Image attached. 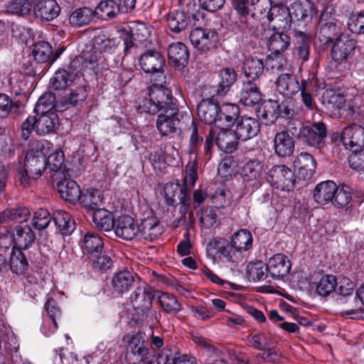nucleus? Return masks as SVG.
Wrapping results in <instances>:
<instances>
[{
  "label": "nucleus",
  "instance_id": "5701e85b",
  "mask_svg": "<svg viewBox=\"0 0 364 364\" xmlns=\"http://www.w3.org/2000/svg\"><path fill=\"white\" fill-rule=\"evenodd\" d=\"M316 166L314 157L306 152L297 155L294 161V168L299 178L309 179L314 175Z\"/></svg>",
  "mask_w": 364,
  "mask_h": 364
},
{
  "label": "nucleus",
  "instance_id": "a18cd8bd",
  "mask_svg": "<svg viewBox=\"0 0 364 364\" xmlns=\"http://www.w3.org/2000/svg\"><path fill=\"white\" fill-rule=\"evenodd\" d=\"M82 247L88 254L93 255L102 252L104 243L98 234L87 232L84 236Z\"/></svg>",
  "mask_w": 364,
  "mask_h": 364
},
{
  "label": "nucleus",
  "instance_id": "bf43d9fd",
  "mask_svg": "<svg viewBox=\"0 0 364 364\" xmlns=\"http://www.w3.org/2000/svg\"><path fill=\"white\" fill-rule=\"evenodd\" d=\"M352 199L350 188L345 185L337 186L333 199L331 203L337 208H346Z\"/></svg>",
  "mask_w": 364,
  "mask_h": 364
},
{
  "label": "nucleus",
  "instance_id": "58836bf2",
  "mask_svg": "<svg viewBox=\"0 0 364 364\" xmlns=\"http://www.w3.org/2000/svg\"><path fill=\"white\" fill-rule=\"evenodd\" d=\"M243 70L247 81L259 82V77L264 71L263 61L258 58H248L245 60Z\"/></svg>",
  "mask_w": 364,
  "mask_h": 364
},
{
  "label": "nucleus",
  "instance_id": "0eeeda50",
  "mask_svg": "<svg viewBox=\"0 0 364 364\" xmlns=\"http://www.w3.org/2000/svg\"><path fill=\"white\" fill-rule=\"evenodd\" d=\"M356 47L355 41L346 35H340L333 41L331 55L335 68H346L348 59L351 58Z\"/></svg>",
  "mask_w": 364,
  "mask_h": 364
},
{
  "label": "nucleus",
  "instance_id": "20e7f679",
  "mask_svg": "<svg viewBox=\"0 0 364 364\" xmlns=\"http://www.w3.org/2000/svg\"><path fill=\"white\" fill-rule=\"evenodd\" d=\"M109 68L108 56L99 54L93 46H87L80 55L70 61V68L77 70L79 73L84 70H92L98 73L107 70Z\"/></svg>",
  "mask_w": 364,
  "mask_h": 364
},
{
  "label": "nucleus",
  "instance_id": "4c0bfd02",
  "mask_svg": "<svg viewBox=\"0 0 364 364\" xmlns=\"http://www.w3.org/2000/svg\"><path fill=\"white\" fill-rule=\"evenodd\" d=\"M52 220L63 235H70L75 228L72 216L64 210H55L53 213Z\"/></svg>",
  "mask_w": 364,
  "mask_h": 364
},
{
  "label": "nucleus",
  "instance_id": "f704fd0d",
  "mask_svg": "<svg viewBox=\"0 0 364 364\" xmlns=\"http://www.w3.org/2000/svg\"><path fill=\"white\" fill-rule=\"evenodd\" d=\"M189 53L185 44L181 42L172 43L168 48V57L173 65L178 68L185 67L188 63Z\"/></svg>",
  "mask_w": 364,
  "mask_h": 364
},
{
  "label": "nucleus",
  "instance_id": "49530a36",
  "mask_svg": "<svg viewBox=\"0 0 364 364\" xmlns=\"http://www.w3.org/2000/svg\"><path fill=\"white\" fill-rule=\"evenodd\" d=\"M273 4L267 14L269 21L276 20L281 23L279 26L283 27L289 26L291 21V16L289 9L281 4Z\"/></svg>",
  "mask_w": 364,
  "mask_h": 364
},
{
  "label": "nucleus",
  "instance_id": "9b49d317",
  "mask_svg": "<svg viewBox=\"0 0 364 364\" xmlns=\"http://www.w3.org/2000/svg\"><path fill=\"white\" fill-rule=\"evenodd\" d=\"M183 119V115L178 111V107H173L158 116L156 127L163 136L174 133Z\"/></svg>",
  "mask_w": 364,
  "mask_h": 364
},
{
  "label": "nucleus",
  "instance_id": "2eb2a0df",
  "mask_svg": "<svg viewBox=\"0 0 364 364\" xmlns=\"http://www.w3.org/2000/svg\"><path fill=\"white\" fill-rule=\"evenodd\" d=\"M276 91L286 100H291L301 90V82L292 73H282L275 80Z\"/></svg>",
  "mask_w": 364,
  "mask_h": 364
},
{
  "label": "nucleus",
  "instance_id": "f03ea898",
  "mask_svg": "<svg viewBox=\"0 0 364 364\" xmlns=\"http://www.w3.org/2000/svg\"><path fill=\"white\" fill-rule=\"evenodd\" d=\"M164 83L154 82L149 87V99H144L139 102L138 110L140 112L156 114L160 111H167L173 107H178L173 102L171 91L164 86Z\"/></svg>",
  "mask_w": 364,
  "mask_h": 364
},
{
  "label": "nucleus",
  "instance_id": "7c9ffc66",
  "mask_svg": "<svg viewBox=\"0 0 364 364\" xmlns=\"http://www.w3.org/2000/svg\"><path fill=\"white\" fill-rule=\"evenodd\" d=\"M77 70L70 68V63L67 69L58 70L51 80L52 87L55 90H63L70 86L79 77Z\"/></svg>",
  "mask_w": 364,
  "mask_h": 364
},
{
  "label": "nucleus",
  "instance_id": "8fccbe9b",
  "mask_svg": "<svg viewBox=\"0 0 364 364\" xmlns=\"http://www.w3.org/2000/svg\"><path fill=\"white\" fill-rule=\"evenodd\" d=\"M79 201L86 209L95 211L100 209L99 206L102 202V196L100 191L90 189L81 193Z\"/></svg>",
  "mask_w": 364,
  "mask_h": 364
},
{
  "label": "nucleus",
  "instance_id": "7ed1b4c3",
  "mask_svg": "<svg viewBox=\"0 0 364 364\" xmlns=\"http://www.w3.org/2000/svg\"><path fill=\"white\" fill-rule=\"evenodd\" d=\"M255 0H232L233 11L231 14V25L246 35L255 34V28L258 22L253 12Z\"/></svg>",
  "mask_w": 364,
  "mask_h": 364
},
{
  "label": "nucleus",
  "instance_id": "a211bd4d",
  "mask_svg": "<svg viewBox=\"0 0 364 364\" xmlns=\"http://www.w3.org/2000/svg\"><path fill=\"white\" fill-rule=\"evenodd\" d=\"M35 17L41 21H50L58 16L60 7L55 0H39L33 7Z\"/></svg>",
  "mask_w": 364,
  "mask_h": 364
},
{
  "label": "nucleus",
  "instance_id": "13d9d810",
  "mask_svg": "<svg viewBox=\"0 0 364 364\" xmlns=\"http://www.w3.org/2000/svg\"><path fill=\"white\" fill-rule=\"evenodd\" d=\"M32 54L37 63H50L52 46L46 41L38 42L34 45Z\"/></svg>",
  "mask_w": 364,
  "mask_h": 364
},
{
  "label": "nucleus",
  "instance_id": "0e129e2a",
  "mask_svg": "<svg viewBox=\"0 0 364 364\" xmlns=\"http://www.w3.org/2000/svg\"><path fill=\"white\" fill-rule=\"evenodd\" d=\"M192 132L189 140L188 153L190 154H195L197 152L198 148L200 146L203 141V132L201 129H199L195 122L191 120Z\"/></svg>",
  "mask_w": 364,
  "mask_h": 364
},
{
  "label": "nucleus",
  "instance_id": "1a4fd4ad",
  "mask_svg": "<svg viewBox=\"0 0 364 364\" xmlns=\"http://www.w3.org/2000/svg\"><path fill=\"white\" fill-rule=\"evenodd\" d=\"M327 131L323 122H314L300 131L299 141L309 146L320 149L325 145Z\"/></svg>",
  "mask_w": 364,
  "mask_h": 364
},
{
  "label": "nucleus",
  "instance_id": "6ab92c4d",
  "mask_svg": "<svg viewBox=\"0 0 364 364\" xmlns=\"http://www.w3.org/2000/svg\"><path fill=\"white\" fill-rule=\"evenodd\" d=\"M37 114V134L43 136L55 133L60 127V119L55 111Z\"/></svg>",
  "mask_w": 364,
  "mask_h": 364
},
{
  "label": "nucleus",
  "instance_id": "09e8293b",
  "mask_svg": "<svg viewBox=\"0 0 364 364\" xmlns=\"http://www.w3.org/2000/svg\"><path fill=\"white\" fill-rule=\"evenodd\" d=\"M231 243L238 252L247 251L252 247V236L250 231L241 229L233 234Z\"/></svg>",
  "mask_w": 364,
  "mask_h": 364
},
{
  "label": "nucleus",
  "instance_id": "cd10ccee",
  "mask_svg": "<svg viewBox=\"0 0 364 364\" xmlns=\"http://www.w3.org/2000/svg\"><path fill=\"white\" fill-rule=\"evenodd\" d=\"M135 284V274L127 270H120L114 274L112 287L114 292L122 295L128 291Z\"/></svg>",
  "mask_w": 364,
  "mask_h": 364
},
{
  "label": "nucleus",
  "instance_id": "052dcab7",
  "mask_svg": "<svg viewBox=\"0 0 364 364\" xmlns=\"http://www.w3.org/2000/svg\"><path fill=\"white\" fill-rule=\"evenodd\" d=\"M94 48L98 50L100 55H110L117 49V44L114 39L107 38L105 36H98L95 38Z\"/></svg>",
  "mask_w": 364,
  "mask_h": 364
},
{
  "label": "nucleus",
  "instance_id": "a878e982",
  "mask_svg": "<svg viewBox=\"0 0 364 364\" xmlns=\"http://www.w3.org/2000/svg\"><path fill=\"white\" fill-rule=\"evenodd\" d=\"M138 227L139 232L147 241L156 240L163 232L159 219L153 215L142 219Z\"/></svg>",
  "mask_w": 364,
  "mask_h": 364
},
{
  "label": "nucleus",
  "instance_id": "bb28decb",
  "mask_svg": "<svg viewBox=\"0 0 364 364\" xmlns=\"http://www.w3.org/2000/svg\"><path fill=\"white\" fill-rule=\"evenodd\" d=\"M294 140L288 132H280L275 134L274 139V153L282 158L291 156L294 151Z\"/></svg>",
  "mask_w": 364,
  "mask_h": 364
},
{
  "label": "nucleus",
  "instance_id": "e433bc0d",
  "mask_svg": "<svg viewBox=\"0 0 364 364\" xmlns=\"http://www.w3.org/2000/svg\"><path fill=\"white\" fill-rule=\"evenodd\" d=\"M167 23L171 31L179 33L191 26V18L186 12L177 11L168 15Z\"/></svg>",
  "mask_w": 364,
  "mask_h": 364
},
{
  "label": "nucleus",
  "instance_id": "69168bd1",
  "mask_svg": "<svg viewBox=\"0 0 364 364\" xmlns=\"http://www.w3.org/2000/svg\"><path fill=\"white\" fill-rule=\"evenodd\" d=\"M46 161V165L50 171L58 172L64 164V153L61 149H56L53 153L49 154Z\"/></svg>",
  "mask_w": 364,
  "mask_h": 364
},
{
  "label": "nucleus",
  "instance_id": "6e6d98bb",
  "mask_svg": "<svg viewBox=\"0 0 364 364\" xmlns=\"http://www.w3.org/2000/svg\"><path fill=\"white\" fill-rule=\"evenodd\" d=\"M95 16L92 9L83 7L75 10L69 17V21L71 24L82 26L88 24Z\"/></svg>",
  "mask_w": 364,
  "mask_h": 364
},
{
  "label": "nucleus",
  "instance_id": "ea45409f",
  "mask_svg": "<svg viewBox=\"0 0 364 364\" xmlns=\"http://www.w3.org/2000/svg\"><path fill=\"white\" fill-rule=\"evenodd\" d=\"M290 41L291 38L287 33L275 32L269 38L268 48L272 54L279 55L289 47Z\"/></svg>",
  "mask_w": 364,
  "mask_h": 364
},
{
  "label": "nucleus",
  "instance_id": "9d476101",
  "mask_svg": "<svg viewBox=\"0 0 364 364\" xmlns=\"http://www.w3.org/2000/svg\"><path fill=\"white\" fill-rule=\"evenodd\" d=\"M189 38L196 49L204 53L215 48L218 41L215 31L200 27L191 31Z\"/></svg>",
  "mask_w": 364,
  "mask_h": 364
},
{
  "label": "nucleus",
  "instance_id": "338daca9",
  "mask_svg": "<svg viewBox=\"0 0 364 364\" xmlns=\"http://www.w3.org/2000/svg\"><path fill=\"white\" fill-rule=\"evenodd\" d=\"M247 272L253 281H260L267 278L268 268L262 261H257L247 266Z\"/></svg>",
  "mask_w": 364,
  "mask_h": 364
},
{
  "label": "nucleus",
  "instance_id": "c03bdc74",
  "mask_svg": "<svg viewBox=\"0 0 364 364\" xmlns=\"http://www.w3.org/2000/svg\"><path fill=\"white\" fill-rule=\"evenodd\" d=\"M9 266L11 272L21 275L28 267V262L25 255L20 249H12L9 258Z\"/></svg>",
  "mask_w": 364,
  "mask_h": 364
},
{
  "label": "nucleus",
  "instance_id": "f257e3e1",
  "mask_svg": "<svg viewBox=\"0 0 364 364\" xmlns=\"http://www.w3.org/2000/svg\"><path fill=\"white\" fill-rule=\"evenodd\" d=\"M51 145L48 141H38L34 148L30 149L25 157L23 169L18 170V177L23 187L30 185L31 181L38 179L41 176L46 168L45 151Z\"/></svg>",
  "mask_w": 364,
  "mask_h": 364
},
{
  "label": "nucleus",
  "instance_id": "f8f14e48",
  "mask_svg": "<svg viewBox=\"0 0 364 364\" xmlns=\"http://www.w3.org/2000/svg\"><path fill=\"white\" fill-rule=\"evenodd\" d=\"M178 192H180L178 203L181 205V218L185 220V214L188 209L191 201V198L188 194V188L186 187H180L178 183H168L164 186V196L168 205L171 206L176 204V196Z\"/></svg>",
  "mask_w": 364,
  "mask_h": 364
},
{
  "label": "nucleus",
  "instance_id": "393cba45",
  "mask_svg": "<svg viewBox=\"0 0 364 364\" xmlns=\"http://www.w3.org/2000/svg\"><path fill=\"white\" fill-rule=\"evenodd\" d=\"M219 105L211 99L203 100L197 107L200 119L207 124H215L218 127Z\"/></svg>",
  "mask_w": 364,
  "mask_h": 364
},
{
  "label": "nucleus",
  "instance_id": "2f4dec72",
  "mask_svg": "<svg viewBox=\"0 0 364 364\" xmlns=\"http://www.w3.org/2000/svg\"><path fill=\"white\" fill-rule=\"evenodd\" d=\"M337 185L333 181H326L318 183L314 190V198L316 203L325 205L333 199Z\"/></svg>",
  "mask_w": 364,
  "mask_h": 364
},
{
  "label": "nucleus",
  "instance_id": "3c124183",
  "mask_svg": "<svg viewBox=\"0 0 364 364\" xmlns=\"http://www.w3.org/2000/svg\"><path fill=\"white\" fill-rule=\"evenodd\" d=\"M263 171V164L259 160H250L242 168V178L247 181H257L262 176Z\"/></svg>",
  "mask_w": 364,
  "mask_h": 364
},
{
  "label": "nucleus",
  "instance_id": "412c9836",
  "mask_svg": "<svg viewBox=\"0 0 364 364\" xmlns=\"http://www.w3.org/2000/svg\"><path fill=\"white\" fill-rule=\"evenodd\" d=\"M215 130V144L223 151L231 154L237 148L239 139L235 132L224 127Z\"/></svg>",
  "mask_w": 364,
  "mask_h": 364
},
{
  "label": "nucleus",
  "instance_id": "4be33fe9",
  "mask_svg": "<svg viewBox=\"0 0 364 364\" xmlns=\"http://www.w3.org/2000/svg\"><path fill=\"white\" fill-rule=\"evenodd\" d=\"M291 266L289 258L282 254L274 255L267 264L268 272L274 279H282L287 275L290 272Z\"/></svg>",
  "mask_w": 364,
  "mask_h": 364
},
{
  "label": "nucleus",
  "instance_id": "680f3d73",
  "mask_svg": "<svg viewBox=\"0 0 364 364\" xmlns=\"http://www.w3.org/2000/svg\"><path fill=\"white\" fill-rule=\"evenodd\" d=\"M295 12L298 19L306 21L311 19L317 13V10L311 0H305L296 6Z\"/></svg>",
  "mask_w": 364,
  "mask_h": 364
},
{
  "label": "nucleus",
  "instance_id": "79ce46f5",
  "mask_svg": "<svg viewBox=\"0 0 364 364\" xmlns=\"http://www.w3.org/2000/svg\"><path fill=\"white\" fill-rule=\"evenodd\" d=\"M95 16L107 21L114 18L119 12V6L113 0L102 1L95 8Z\"/></svg>",
  "mask_w": 364,
  "mask_h": 364
},
{
  "label": "nucleus",
  "instance_id": "b1692460",
  "mask_svg": "<svg viewBox=\"0 0 364 364\" xmlns=\"http://www.w3.org/2000/svg\"><path fill=\"white\" fill-rule=\"evenodd\" d=\"M337 304L342 316L353 319L359 318L363 312V306L356 293L352 296L338 299Z\"/></svg>",
  "mask_w": 364,
  "mask_h": 364
},
{
  "label": "nucleus",
  "instance_id": "37998d69",
  "mask_svg": "<svg viewBox=\"0 0 364 364\" xmlns=\"http://www.w3.org/2000/svg\"><path fill=\"white\" fill-rule=\"evenodd\" d=\"M88 96L87 86L81 85L73 90L68 95L61 100L62 105L65 109L80 105Z\"/></svg>",
  "mask_w": 364,
  "mask_h": 364
},
{
  "label": "nucleus",
  "instance_id": "4d7b16f0",
  "mask_svg": "<svg viewBox=\"0 0 364 364\" xmlns=\"http://www.w3.org/2000/svg\"><path fill=\"white\" fill-rule=\"evenodd\" d=\"M338 284L336 277L333 275H326L316 283V293L322 297L328 296L336 290Z\"/></svg>",
  "mask_w": 364,
  "mask_h": 364
},
{
  "label": "nucleus",
  "instance_id": "a19ab883",
  "mask_svg": "<svg viewBox=\"0 0 364 364\" xmlns=\"http://www.w3.org/2000/svg\"><path fill=\"white\" fill-rule=\"evenodd\" d=\"M92 220L99 230L105 232L113 230L115 225V219L113 214L104 208L97 209L94 211Z\"/></svg>",
  "mask_w": 364,
  "mask_h": 364
},
{
  "label": "nucleus",
  "instance_id": "de8ad7c7",
  "mask_svg": "<svg viewBox=\"0 0 364 364\" xmlns=\"http://www.w3.org/2000/svg\"><path fill=\"white\" fill-rule=\"evenodd\" d=\"M322 101L329 109H340L345 105L346 99L339 91L328 89L322 95Z\"/></svg>",
  "mask_w": 364,
  "mask_h": 364
},
{
  "label": "nucleus",
  "instance_id": "864d4df0",
  "mask_svg": "<svg viewBox=\"0 0 364 364\" xmlns=\"http://www.w3.org/2000/svg\"><path fill=\"white\" fill-rule=\"evenodd\" d=\"M158 299L163 310L168 314H176L181 310V304L171 294L162 292Z\"/></svg>",
  "mask_w": 364,
  "mask_h": 364
},
{
  "label": "nucleus",
  "instance_id": "4468645a",
  "mask_svg": "<svg viewBox=\"0 0 364 364\" xmlns=\"http://www.w3.org/2000/svg\"><path fill=\"white\" fill-rule=\"evenodd\" d=\"M341 139L345 147L351 151L364 149V128L356 124L348 126L342 131Z\"/></svg>",
  "mask_w": 364,
  "mask_h": 364
},
{
  "label": "nucleus",
  "instance_id": "c85d7f7f",
  "mask_svg": "<svg viewBox=\"0 0 364 364\" xmlns=\"http://www.w3.org/2000/svg\"><path fill=\"white\" fill-rule=\"evenodd\" d=\"M259 82L245 80L240 92V102L245 106H254L262 100Z\"/></svg>",
  "mask_w": 364,
  "mask_h": 364
},
{
  "label": "nucleus",
  "instance_id": "603ef678",
  "mask_svg": "<svg viewBox=\"0 0 364 364\" xmlns=\"http://www.w3.org/2000/svg\"><path fill=\"white\" fill-rule=\"evenodd\" d=\"M295 37L296 40V54L300 59L306 61L309 57L311 37L300 31L295 32Z\"/></svg>",
  "mask_w": 364,
  "mask_h": 364
},
{
  "label": "nucleus",
  "instance_id": "39448f33",
  "mask_svg": "<svg viewBox=\"0 0 364 364\" xmlns=\"http://www.w3.org/2000/svg\"><path fill=\"white\" fill-rule=\"evenodd\" d=\"M154 296V291L146 284L137 287L131 294L129 299L136 322H142L149 317Z\"/></svg>",
  "mask_w": 364,
  "mask_h": 364
},
{
  "label": "nucleus",
  "instance_id": "72a5a7b5",
  "mask_svg": "<svg viewBox=\"0 0 364 364\" xmlns=\"http://www.w3.org/2000/svg\"><path fill=\"white\" fill-rule=\"evenodd\" d=\"M13 240L15 246L13 249H28L34 242L35 234L31 228L27 225H17L13 232Z\"/></svg>",
  "mask_w": 364,
  "mask_h": 364
},
{
  "label": "nucleus",
  "instance_id": "5fc2aeb1",
  "mask_svg": "<svg viewBox=\"0 0 364 364\" xmlns=\"http://www.w3.org/2000/svg\"><path fill=\"white\" fill-rule=\"evenodd\" d=\"M220 82L217 90L218 95L225 94L237 79V74L232 68H223L220 75Z\"/></svg>",
  "mask_w": 364,
  "mask_h": 364
},
{
  "label": "nucleus",
  "instance_id": "423d86ee",
  "mask_svg": "<svg viewBox=\"0 0 364 364\" xmlns=\"http://www.w3.org/2000/svg\"><path fill=\"white\" fill-rule=\"evenodd\" d=\"M141 69L151 74V80L158 83H166L164 67L165 59L160 52L149 50L144 52L139 58Z\"/></svg>",
  "mask_w": 364,
  "mask_h": 364
},
{
  "label": "nucleus",
  "instance_id": "c9c22d12",
  "mask_svg": "<svg viewBox=\"0 0 364 364\" xmlns=\"http://www.w3.org/2000/svg\"><path fill=\"white\" fill-rule=\"evenodd\" d=\"M240 108L234 104H223L218 111V127H231L237 121Z\"/></svg>",
  "mask_w": 364,
  "mask_h": 364
},
{
  "label": "nucleus",
  "instance_id": "c756f323",
  "mask_svg": "<svg viewBox=\"0 0 364 364\" xmlns=\"http://www.w3.org/2000/svg\"><path fill=\"white\" fill-rule=\"evenodd\" d=\"M57 186L60 197L66 202L75 204L80 200L82 192L75 181L65 178L59 181Z\"/></svg>",
  "mask_w": 364,
  "mask_h": 364
},
{
  "label": "nucleus",
  "instance_id": "aec40b11",
  "mask_svg": "<svg viewBox=\"0 0 364 364\" xmlns=\"http://www.w3.org/2000/svg\"><path fill=\"white\" fill-rule=\"evenodd\" d=\"M260 130V125L257 119L242 117L236 123L235 132L241 141H247L256 136Z\"/></svg>",
  "mask_w": 364,
  "mask_h": 364
},
{
  "label": "nucleus",
  "instance_id": "6e6552de",
  "mask_svg": "<svg viewBox=\"0 0 364 364\" xmlns=\"http://www.w3.org/2000/svg\"><path fill=\"white\" fill-rule=\"evenodd\" d=\"M267 181L277 189L289 191L295 185L296 177L291 169L285 165H275L267 173Z\"/></svg>",
  "mask_w": 364,
  "mask_h": 364
},
{
  "label": "nucleus",
  "instance_id": "f3484780",
  "mask_svg": "<svg viewBox=\"0 0 364 364\" xmlns=\"http://www.w3.org/2000/svg\"><path fill=\"white\" fill-rule=\"evenodd\" d=\"M115 235L124 240H132L139 232L138 224L129 215H122L115 219Z\"/></svg>",
  "mask_w": 364,
  "mask_h": 364
},
{
  "label": "nucleus",
  "instance_id": "774afa93",
  "mask_svg": "<svg viewBox=\"0 0 364 364\" xmlns=\"http://www.w3.org/2000/svg\"><path fill=\"white\" fill-rule=\"evenodd\" d=\"M19 103L14 102L5 94H0V118H6L10 113L18 109Z\"/></svg>",
  "mask_w": 364,
  "mask_h": 364
},
{
  "label": "nucleus",
  "instance_id": "e2e57ef3",
  "mask_svg": "<svg viewBox=\"0 0 364 364\" xmlns=\"http://www.w3.org/2000/svg\"><path fill=\"white\" fill-rule=\"evenodd\" d=\"M55 95L51 92H47L40 97L37 101L34 112L36 113H43L48 111H54Z\"/></svg>",
  "mask_w": 364,
  "mask_h": 364
},
{
  "label": "nucleus",
  "instance_id": "ddd939ff",
  "mask_svg": "<svg viewBox=\"0 0 364 364\" xmlns=\"http://www.w3.org/2000/svg\"><path fill=\"white\" fill-rule=\"evenodd\" d=\"M341 33V26L337 20L328 13H323L318 21V38L326 43L333 42Z\"/></svg>",
  "mask_w": 364,
  "mask_h": 364
},
{
  "label": "nucleus",
  "instance_id": "473e14b6",
  "mask_svg": "<svg viewBox=\"0 0 364 364\" xmlns=\"http://www.w3.org/2000/svg\"><path fill=\"white\" fill-rule=\"evenodd\" d=\"M282 107L276 100L264 102L257 109V116L266 124H274L281 116Z\"/></svg>",
  "mask_w": 364,
  "mask_h": 364
},
{
  "label": "nucleus",
  "instance_id": "dca6fc26",
  "mask_svg": "<svg viewBox=\"0 0 364 364\" xmlns=\"http://www.w3.org/2000/svg\"><path fill=\"white\" fill-rule=\"evenodd\" d=\"M127 350L141 364H153L155 360V355L145 346L144 340L140 333H135L130 337L128 341Z\"/></svg>",
  "mask_w": 364,
  "mask_h": 364
}]
</instances>
